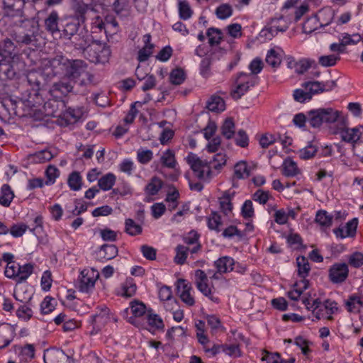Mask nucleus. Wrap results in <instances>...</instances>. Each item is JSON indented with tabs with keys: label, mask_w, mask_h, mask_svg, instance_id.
<instances>
[{
	"label": "nucleus",
	"mask_w": 363,
	"mask_h": 363,
	"mask_svg": "<svg viewBox=\"0 0 363 363\" xmlns=\"http://www.w3.org/2000/svg\"><path fill=\"white\" fill-rule=\"evenodd\" d=\"M321 121H325L326 123H333L332 133L340 134L343 141L351 143L354 152V145L360 140L363 127L349 128L347 117L344 116L342 112L334 108H325V111H320L316 116L315 123H320Z\"/></svg>",
	"instance_id": "1"
},
{
	"label": "nucleus",
	"mask_w": 363,
	"mask_h": 363,
	"mask_svg": "<svg viewBox=\"0 0 363 363\" xmlns=\"http://www.w3.org/2000/svg\"><path fill=\"white\" fill-rule=\"evenodd\" d=\"M50 65L55 74L62 72L65 77L74 82L79 80V84H88L93 82L94 76L88 71V65L83 60H69L63 55H57L51 60Z\"/></svg>",
	"instance_id": "2"
},
{
	"label": "nucleus",
	"mask_w": 363,
	"mask_h": 363,
	"mask_svg": "<svg viewBox=\"0 0 363 363\" xmlns=\"http://www.w3.org/2000/svg\"><path fill=\"white\" fill-rule=\"evenodd\" d=\"M19 49L10 38L0 40V77H16L19 70Z\"/></svg>",
	"instance_id": "3"
},
{
	"label": "nucleus",
	"mask_w": 363,
	"mask_h": 363,
	"mask_svg": "<svg viewBox=\"0 0 363 363\" xmlns=\"http://www.w3.org/2000/svg\"><path fill=\"white\" fill-rule=\"evenodd\" d=\"M27 82L31 86L27 101L31 106H42L45 102L46 91L42 89L45 77L42 70H30L27 73Z\"/></svg>",
	"instance_id": "4"
},
{
	"label": "nucleus",
	"mask_w": 363,
	"mask_h": 363,
	"mask_svg": "<svg viewBox=\"0 0 363 363\" xmlns=\"http://www.w3.org/2000/svg\"><path fill=\"white\" fill-rule=\"evenodd\" d=\"M194 284L197 289L210 298L211 301L220 303V299L219 296L215 295V287L213 284L209 285L208 275L203 269H196L194 272Z\"/></svg>",
	"instance_id": "5"
},
{
	"label": "nucleus",
	"mask_w": 363,
	"mask_h": 363,
	"mask_svg": "<svg viewBox=\"0 0 363 363\" xmlns=\"http://www.w3.org/2000/svg\"><path fill=\"white\" fill-rule=\"evenodd\" d=\"M89 60L94 63H106L108 62L111 55V50L106 45L100 40L91 41V45L88 49Z\"/></svg>",
	"instance_id": "6"
},
{
	"label": "nucleus",
	"mask_w": 363,
	"mask_h": 363,
	"mask_svg": "<svg viewBox=\"0 0 363 363\" xmlns=\"http://www.w3.org/2000/svg\"><path fill=\"white\" fill-rule=\"evenodd\" d=\"M186 160L194 174L199 179H209L211 177V166L206 160H201L196 154L190 152L186 157Z\"/></svg>",
	"instance_id": "7"
},
{
	"label": "nucleus",
	"mask_w": 363,
	"mask_h": 363,
	"mask_svg": "<svg viewBox=\"0 0 363 363\" xmlns=\"http://www.w3.org/2000/svg\"><path fill=\"white\" fill-rule=\"evenodd\" d=\"M313 315L317 318H328L333 320V313L338 311L337 302L327 299L322 303L320 299H314L313 301Z\"/></svg>",
	"instance_id": "8"
},
{
	"label": "nucleus",
	"mask_w": 363,
	"mask_h": 363,
	"mask_svg": "<svg viewBox=\"0 0 363 363\" xmlns=\"http://www.w3.org/2000/svg\"><path fill=\"white\" fill-rule=\"evenodd\" d=\"M118 29V23L114 18H106V21H103L99 15H95L91 22V32H101L104 30L106 36L109 33H116Z\"/></svg>",
	"instance_id": "9"
},
{
	"label": "nucleus",
	"mask_w": 363,
	"mask_h": 363,
	"mask_svg": "<svg viewBox=\"0 0 363 363\" xmlns=\"http://www.w3.org/2000/svg\"><path fill=\"white\" fill-rule=\"evenodd\" d=\"M289 22L284 18V16H278V18H272L267 26L261 31V34L264 38L271 40L277 35L278 32H285L288 29Z\"/></svg>",
	"instance_id": "10"
},
{
	"label": "nucleus",
	"mask_w": 363,
	"mask_h": 363,
	"mask_svg": "<svg viewBox=\"0 0 363 363\" xmlns=\"http://www.w3.org/2000/svg\"><path fill=\"white\" fill-rule=\"evenodd\" d=\"M99 277V272L89 268V269H83L81 272L78 281V289L81 291H90L94 289L96 280Z\"/></svg>",
	"instance_id": "11"
},
{
	"label": "nucleus",
	"mask_w": 363,
	"mask_h": 363,
	"mask_svg": "<svg viewBox=\"0 0 363 363\" xmlns=\"http://www.w3.org/2000/svg\"><path fill=\"white\" fill-rule=\"evenodd\" d=\"M255 81L250 74L241 73L236 79V86L231 91V96L234 99H239L245 92L248 91L250 86H255Z\"/></svg>",
	"instance_id": "12"
},
{
	"label": "nucleus",
	"mask_w": 363,
	"mask_h": 363,
	"mask_svg": "<svg viewBox=\"0 0 363 363\" xmlns=\"http://www.w3.org/2000/svg\"><path fill=\"white\" fill-rule=\"evenodd\" d=\"M26 25H28V30L27 31L20 30L13 35V38L18 44H26V45H28V44H35L37 41L36 33L38 27L30 22L26 23Z\"/></svg>",
	"instance_id": "13"
},
{
	"label": "nucleus",
	"mask_w": 363,
	"mask_h": 363,
	"mask_svg": "<svg viewBox=\"0 0 363 363\" xmlns=\"http://www.w3.org/2000/svg\"><path fill=\"white\" fill-rule=\"evenodd\" d=\"M72 9L75 15V21L79 23V29L80 24L85 23L87 13L95 11L93 4H87L83 0H73Z\"/></svg>",
	"instance_id": "14"
},
{
	"label": "nucleus",
	"mask_w": 363,
	"mask_h": 363,
	"mask_svg": "<svg viewBox=\"0 0 363 363\" xmlns=\"http://www.w3.org/2000/svg\"><path fill=\"white\" fill-rule=\"evenodd\" d=\"M177 290L184 303L187 305H194L195 298L192 295V284L186 279H179L177 281Z\"/></svg>",
	"instance_id": "15"
},
{
	"label": "nucleus",
	"mask_w": 363,
	"mask_h": 363,
	"mask_svg": "<svg viewBox=\"0 0 363 363\" xmlns=\"http://www.w3.org/2000/svg\"><path fill=\"white\" fill-rule=\"evenodd\" d=\"M320 110H325V108H318V109H312L308 112L306 116L304 113H297L293 118V121L297 126H305L306 123L308 122L313 128H319L321 126L324 121H320L319 124H315L316 116Z\"/></svg>",
	"instance_id": "16"
},
{
	"label": "nucleus",
	"mask_w": 363,
	"mask_h": 363,
	"mask_svg": "<svg viewBox=\"0 0 363 363\" xmlns=\"http://www.w3.org/2000/svg\"><path fill=\"white\" fill-rule=\"evenodd\" d=\"M349 269L346 263L333 264L328 270V277L332 282H343L347 279Z\"/></svg>",
	"instance_id": "17"
},
{
	"label": "nucleus",
	"mask_w": 363,
	"mask_h": 363,
	"mask_svg": "<svg viewBox=\"0 0 363 363\" xmlns=\"http://www.w3.org/2000/svg\"><path fill=\"white\" fill-rule=\"evenodd\" d=\"M296 263L298 274L300 277H302V279L300 281V286L303 291L304 289H307L309 285V281L307 280L306 277L308 273H310L311 266L307 257H305V256H298L296 259Z\"/></svg>",
	"instance_id": "18"
},
{
	"label": "nucleus",
	"mask_w": 363,
	"mask_h": 363,
	"mask_svg": "<svg viewBox=\"0 0 363 363\" xmlns=\"http://www.w3.org/2000/svg\"><path fill=\"white\" fill-rule=\"evenodd\" d=\"M92 37L89 35L88 31L82 30L79 33H77L73 43L75 48L83 50L85 56L89 59V48L91 45Z\"/></svg>",
	"instance_id": "19"
},
{
	"label": "nucleus",
	"mask_w": 363,
	"mask_h": 363,
	"mask_svg": "<svg viewBox=\"0 0 363 363\" xmlns=\"http://www.w3.org/2000/svg\"><path fill=\"white\" fill-rule=\"evenodd\" d=\"M336 84L335 81H326L325 82H320V81H309L304 84V87L311 94L312 98L313 94L318 92L330 91L334 89Z\"/></svg>",
	"instance_id": "20"
},
{
	"label": "nucleus",
	"mask_w": 363,
	"mask_h": 363,
	"mask_svg": "<svg viewBox=\"0 0 363 363\" xmlns=\"http://www.w3.org/2000/svg\"><path fill=\"white\" fill-rule=\"evenodd\" d=\"M3 4L6 16L22 17L24 6L23 0H3Z\"/></svg>",
	"instance_id": "21"
},
{
	"label": "nucleus",
	"mask_w": 363,
	"mask_h": 363,
	"mask_svg": "<svg viewBox=\"0 0 363 363\" xmlns=\"http://www.w3.org/2000/svg\"><path fill=\"white\" fill-rule=\"evenodd\" d=\"M357 218H352L345 226H339L333 229V233L338 238L354 237L357 233Z\"/></svg>",
	"instance_id": "22"
},
{
	"label": "nucleus",
	"mask_w": 363,
	"mask_h": 363,
	"mask_svg": "<svg viewBox=\"0 0 363 363\" xmlns=\"http://www.w3.org/2000/svg\"><path fill=\"white\" fill-rule=\"evenodd\" d=\"M133 0H103L104 5L111 6L117 14H127L131 8Z\"/></svg>",
	"instance_id": "23"
},
{
	"label": "nucleus",
	"mask_w": 363,
	"mask_h": 363,
	"mask_svg": "<svg viewBox=\"0 0 363 363\" xmlns=\"http://www.w3.org/2000/svg\"><path fill=\"white\" fill-rule=\"evenodd\" d=\"M79 30V23L76 21L75 15L73 12L72 15L67 18V21L62 30V35L64 38H72L74 43V37Z\"/></svg>",
	"instance_id": "24"
},
{
	"label": "nucleus",
	"mask_w": 363,
	"mask_h": 363,
	"mask_svg": "<svg viewBox=\"0 0 363 363\" xmlns=\"http://www.w3.org/2000/svg\"><path fill=\"white\" fill-rule=\"evenodd\" d=\"M60 13L57 10L51 11L44 20L45 28L51 33L60 32L59 27Z\"/></svg>",
	"instance_id": "25"
},
{
	"label": "nucleus",
	"mask_w": 363,
	"mask_h": 363,
	"mask_svg": "<svg viewBox=\"0 0 363 363\" xmlns=\"http://www.w3.org/2000/svg\"><path fill=\"white\" fill-rule=\"evenodd\" d=\"M235 264L234 259L230 257V256H222V257H219V259L214 262V265L220 274L233 270Z\"/></svg>",
	"instance_id": "26"
},
{
	"label": "nucleus",
	"mask_w": 363,
	"mask_h": 363,
	"mask_svg": "<svg viewBox=\"0 0 363 363\" xmlns=\"http://www.w3.org/2000/svg\"><path fill=\"white\" fill-rule=\"evenodd\" d=\"M67 358V354L60 349L48 350L43 356L45 363H65Z\"/></svg>",
	"instance_id": "27"
},
{
	"label": "nucleus",
	"mask_w": 363,
	"mask_h": 363,
	"mask_svg": "<svg viewBox=\"0 0 363 363\" xmlns=\"http://www.w3.org/2000/svg\"><path fill=\"white\" fill-rule=\"evenodd\" d=\"M73 89L74 86L72 81L66 78V79H61L58 82H55L50 91L51 94L59 91L62 95H67L68 92L72 91Z\"/></svg>",
	"instance_id": "28"
},
{
	"label": "nucleus",
	"mask_w": 363,
	"mask_h": 363,
	"mask_svg": "<svg viewBox=\"0 0 363 363\" xmlns=\"http://www.w3.org/2000/svg\"><path fill=\"white\" fill-rule=\"evenodd\" d=\"M255 166H248L247 162H244V160H241L236 163L234 167V174L238 179H245V177H248L250 176L252 169H255Z\"/></svg>",
	"instance_id": "29"
},
{
	"label": "nucleus",
	"mask_w": 363,
	"mask_h": 363,
	"mask_svg": "<svg viewBox=\"0 0 363 363\" xmlns=\"http://www.w3.org/2000/svg\"><path fill=\"white\" fill-rule=\"evenodd\" d=\"M150 39L151 35H149V34L144 35V47L138 51V60L139 62H145L152 55L154 46L152 43H150Z\"/></svg>",
	"instance_id": "30"
},
{
	"label": "nucleus",
	"mask_w": 363,
	"mask_h": 363,
	"mask_svg": "<svg viewBox=\"0 0 363 363\" xmlns=\"http://www.w3.org/2000/svg\"><path fill=\"white\" fill-rule=\"evenodd\" d=\"M159 297L162 301H166L164 306L167 309H174V305H177L176 301H172V290L167 286L160 287L159 290Z\"/></svg>",
	"instance_id": "31"
},
{
	"label": "nucleus",
	"mask_w": 363,
	"mask_h": 363,
	"mask_svg": "<svg viewBox=\"0 0 363 363\" xmlns=\"http://www.w3.org/2000/svg\"><path fill=\"white\" fill-rule=\"evenodd\" d=\"M347 309L350 312H359L363 306V295H352L345 302Z\"/></svg>",
	"instance_id": "32"
},
{
	"label": "nucleus",
	"mask_w": 363,
	"mask_h": 363,
	"mask_svg": "<svg viewBox=\"0 0 363 363\" xmlns=\"http://www.w3.org/2000/svg\"><path fill=\"white\" fill-rule=\"evenodd\" d=\"M15 194L9 184H3L1 188L0 204L9 207Z\"/></svg>",
	"instance_id": "33"
},
{
	"label": "nucleus",
	"mask_w": 363,
	"mask_h": 363,
	"mask_svg": "<svg viewBox=\"0 0 363 363\" xmlns=\"http://www.w3.org/2000/svg\"><path fill=\"white\" fill-rule=\"evenodd\" d=\"M234 194H230L225 191L220 198H219V204L220 210L225 214L229 215L233 209L232 199Z\"/></svg>",
	"instance_id": "34"
},
{
	"label": "nucleus",
	"mask_w": 363,
	"mask_h": 363,
	"mask_svg": "<svg viewBox=\"0 0 363 363\" xmlns=\"http://www.w3.org/2000/svg\"><path fill=\"white\" fill-rule=\"evenodd\" d=\"M296 162L291 157H286L283 162V174L285 176H296L300 173Z\"/></svg>",
	"instance_id": "35"
},
{
	"label": "nucleus",
	"mask_w": 363,
	"mask_h": 363,
	"mask_svg": "<svg viewBox=\"0 0 363 363\" xmlns=\"http://www.w3.org/2000/svg\"><path fill=\"white\" fill-rule=\"evenodd\" d=\"M110 311L108 307H106V306H104V307H101L99 310V313H96L94 317H93V321L94 323L97 327H101V325H104V324H106L108 320H110Z\"/></svg>",
	"instance_id": "36"
},
{
	"label": "nucleus",
	"mask_w": 363,
	"mask_h": 363,
	"mask_svg": "<svg viewBox=\"0 0 363 363\" xmlns=\"http://www.w3.org/2000/svg\"><path fill=\"white\" fill-rule=\"evenodd\" d=\"M160 162L164 167L167 168H175L177 162L175 157L174 151L173 150H166L162 156H160Z\"/></svg>",
	"instance_id": "37"
},
{
	"label": "nucleus",
	"mask_w": 363,
	"mask_h": 363,
	"mask_svg": "<svg viewBox=\"0 0 363 363\" xmlns=\"http://www.w3.org/2000/svg\"><path fill=\"white\" fill-rule=\"evenodd\" d=\"M118 252V248L114 244H104L99 252V255L104 259H111L117 255Z\"/></svg>",
	"instance_id": "38"
},
{
	"label": "nucleus",
	"mask_w": 363,
	"mask_h": 363,
	"mask_svg": "<svg viewBox=\"0 0 363 363\" xmlns=\"http://www.w3.org/2000/svg\"><path fill=\"white\" fill-rule=\"evenodd\" d=\"M116 182V177L115 174H113V172H108L107 174H105V175L101 177L98 181V184L104 191H108V189L113 188Z\"/></svg>",
	"instance_id": "39"
},
{
	"label": "nucleus",
	"mask_w": 363,
	"mask_h": 363,
	"mask_svg": "<svg viewBox=\"0 0 363 363\" xmlns=\"http://www.w3.org/2000/svg\"><path fill=\"white\" fill-rule=\"evenodd\" d=\"M163 182L158 177H152L145 187V191L147 195H157L160 189L162 188Z\"/></svg>",
	"instance_id": "40"
},
{
	"label": "nucleus",
	"mask_w": 363,
	"mask_h": 363,
	"mask_svg": "<svg viewBox=\"0 0 363 363\" xmlns=\"http://www.w3.org/2000/svg\"><path fill=\"white\" fill-rule=\"evenodd\" d=\"M206 106L211 111H223L225 110V103L220 96H212L208 101Z\"/></svg>",
	"instance_id": "41"
},
{
	"label": "nucleus",
	"mask_w": 363,
	"mask_h": 363,
	"mask_svg": "<svg viewBox=\"0 0 363 363\" xmlns=\"http://www.w3.org/2000/svg\"><path fill=\"white\" fill-rule=\"evenodd\" d=\"M54 156L53 152L46 148L41 151H37V152H34V154H30L29 158L32 161H34V162H45V161H49V160H51Z\"/></svg>",
	"instance_id": "42"
},
{
	"label": "nucleus",
	"mask_w": 363,
	"mask_h": 363,
	"mask_svg": "<svg viewBox=\"0 0 363 363\" xmlns=\"http://www.w3.org/2000/svg\"><path fill=\"white\" fill-rule=\"evenodd\" d=\"M235 132V125L233 118L228 117L221 126V133L226 138H232Z\"/></svg>",
	"instance_id": "43"
},
{
	"label": "nucleus",
	"mask_w": 363,
	"mask_h": 363,
	"mask_svg": "<svg viewBox=\"0 0 363 363\" xmlns=\"http://www.w3.org/2000/svg\"><path fill=\"white\" fill-rule=\"evenodd\" d=\"M67 184L74 191H79L82 186V178L78 171H73L69 174Z\"/></svg>",
	"instance_id": "44"
},
{
	"label": "nucleus",
	"mask_w": 363,
	"mask_h": 363,
	"mask_svg": "<svg viewBox=\"0 0 363 363\" xmlns=\"http://www.w3.org/2000/svg\"><path fill=\"white\" fill-rule=\"evenodd\" d=\"M333 217L327 210H318L315 214V220L321 225H331Z\"/></svg>",
	"instance_id": "45"
},
{
	"label": "nucleus",
	"mask_w": 363,
	"mask_h": 363,
	"mask_svg": "<svg viewBox=\"0 0 363 363\" xmlns=\"http://www.w3.org/2000/svg\"><path fill=\"white\" fill-rule=\"evenodd\" d=\"M207 224L211 230L220 231V226L223 225L220 214L218 211H212L207 218Z\"/></svg>",
	"instance_id": "46"
},
{
	"label": "nucleus",
	"mask_w": 363,
	"mask_h": 363,
	"mask_svg": "<svg viewBox=\"0 0 363 363\" xmlns=\"http://www.w3.org/2000/svg\"><path fill=\"white\" fill-rule=\"evenodd\" d=\"M206 35L208 38V43L211 45L219 44L221 38H223L221 30H219V28H215V27H210V28H208Z\"/></svg>",
	"instance_id": "47"
},
{
	"label": "nucleus",
	"mask_w": 363,
	"mask_h": 363,
	"mask_svg": "<svg viewBox=\"0 0 363 363\" xmlns=\"http://www.w3.org/2000/svg\"><path fill=\"white\" fill-rule=\"evenodd\" d=\"M143 230L141 225L136 224L132 218H127L125 221V231L130 235H138Z\"/></svg>",
	"instance_id": "48"
},
{
	"label": "nucleus",
	"mask_w": 363,
	"mask_h": 363,
	"mask_svg": "<svg viewBox=\"0 0 363 363\" xmlns=\"http://www.w3.org/2000/svg\"><path fill=\"white\" fill-rule=\"evenodd\" d=\"M335 15V12L332 9H324L319 11L318 13V23L320 25H328L331 23Z\"/></svg>",
	"instance_id": "49"
},
{
	"label": "nucleus",
	"mask_w": 363,
	"mask_h": 363,
	"mask_svg": "<svg viewBox=\"0 0 363 363\" xmlns=\"http://www.w3.org/2000/svg\"><path fill=\"white\" fill-rule=\"evenodd\" d=\"M34 265L31 263L23 264L21 265L18 264V282L27 279L33 272Z\"/></svg>",
	"instance_id": "50"
},
{
	"label": "nucleus",
	"mask_w": 363,
	"mask_h": 363,
	"mask_svg": "<svg viewBox=\"0 0 363 363\" xmlns=\"http://www.w3.org/2000/svg\"><path fill=\"white\" fill-rule=\"evenodd\" d=\"M186 79V73L181 67L173 69L169 75V80L173 84H181Z\"/></svg>",
	"instance_id": "51"
},
{
	"label": "nucleus",
	"mask_w": 363,
	"mask_h": 363,
	"mask_svg": "<svg viewBox=\"0 0 363 363\" xmlns=\"http://www.w3.org/2000/svg\"><path fill=\"white\" fill-rule=\"evenodd\" d=\"M266 62L268 63V65H272V67H274V68H276V67H279V65H281V57L277 51L274 49L269 50L267 57H266Z\"/></svg>",
	"instance_id": "52"
},
{
	"label": "nucleus",
	"mask_w": 363,
	"mask_h": 363,
	"mask_svg": "<svg viewBox=\"0 0 363 363\" xmlns=\"http://www.w3.org/2000/svg\"><path fill=\"white\" fill-rule=\"evenodd\" d=\"M318 26V15L308 18L303 24V30L305 33H312Z\"/></svg>",
	"instance_id": "53"
},
{
	"label": "nucleus",
	"mask_w": 363,
	"mask_h": 363,
	"mask_svg": "<svg viewBox=\"0 0 363 363\" xmlns=\"http://www.w3.org/2000/svg\"><path fill=\"white\" fill-rule=\"evenodd\" d=\"M18 269L19 264L14 261V259H11V264L9 267H6L4 270V274L9 279H14L18 281Z\"/></svg>",
	"instance_id": "54"
},
{
	"label": "nucleus",
	"mask_w": 363,
	"mask_h": 363,
	"mask_svg": "<svg viewBox=\"0 0 363 363\" xmlns=\"http://www.w3.org/2000/svg\"><path fill=\"white\" fill-rule=\"evenodd\" d=\"M179 12L181 18L187 20L192 16V10L189 6V3L186 0H180L179 1Z\"/></svg>",
	"instance_id": "55"
},
{
	"label": "nucleus",
	"mask_w": 363,
	"mask_h": 363,
	"mask_svg": "<svg viewBox=\"0 0 363 363\" xmlns=\"http://www.w3.org/2000/svg\"><path fill=\"white\" fill-rule=\"evenodd\" d=\"M60 174V170L56 167V166H52L50 164L45 170V176L47 177L46 181L45 182L47 185H50V184H53L56 182L57 177H58Z\"/></svg>",
	"instance_id": "56"
},
{
	"label": "nucleus",
	"mask_w": 363,
	"mask_h": 363,
	"mask_svg": "<svg viewBox=\"0 0 363 363\" xmlns=\"http://www.w3.org/2000/svg\"><path fill=\"white\" fill-rule=\"evenodd\" d=\"M343 39V52H345L347 46L350 45V44H357L359 43L361 40H362V35L360 34H347V33H345L342 34Z\"/></svg>",
	"instance_id": "57"
},
{
	"label": "nucleus",
	"mask_w": 363,
	"mask_h": 363,
	"mask_svg": "<svg viewBox=\"0 0 363 363\" xmlns=\"http://www.w3.org/2000/svg\"><path fill=\"white\" fill-rule=\"evenodd\" d=\"M122 290L123 296H126L127 297H130V296L135 294L137 286L133 279H127V280L125 281L122 285Z\"/></svg>",
	"instance_id": "58"
},
{
	"label": "nucleus",
	"mask_w": 363,
	"mask_h": 363,
	"mask_svg": "<svg viewBox=\"0 0 363 363\" xmlns=\"http://www.w3.org/2000/svg\"><path fill=\"white\" fill-rule=\"evenodd\" d=\"M189 248L185 245H177L176 248L177 253L174 257V262L177 264H184L187 258V254Z\"/></svg>",
	"instance_id": "59"
},
{
	"label": "nucleus",
	"mask_w": 363,
	"mask_h": 363,
	"mask_svg": "<svg viewBox=\"0 0 363 363\" xmlns=\"http://www.w3.org/2000/svg\"><path fill=\"white\" fill-rule=\"evenodd\" d=\"M130 309L134 316H143L146 313L145 304L138 302V301H133L130 303Z\"/></svg>",
	"instance_id": "60"
},
{
	"label": "nucleus",
	"mask_w": 363,
	"mask_h": 363,
	"mask_svg": "<svg viewBox=\"0 0 363 363\" xmlns=\"http://www.w3.org/2000/svg\"><path fill=\"white\" fill-rule=\"evenodd\" d=\"M33 314L32 308L29 306H26V304H21L16 310L17 316L23 318V320H29L33 316Z\"/></svg>",
	"instance_id": "61"
},
{
	"label": "nucleus",
	"mask_w": 363,
	"mask_h": 363,
	"mask_svg": "<svg viewBox=\"0 0 363 363\" xmlns=\"http://www.w3.org/2000/svg\"><path fill=\"white\" fill-rule=\"evenodd\" d=\"M153 157V153L152 150H143V148H140L137 152V158L139 162L141 164H147L151 161Z\"/></svg>",
	"instance_id": "62"
},
{
	"label": "nucleus",
	"mask_w": 363,
	"mask_h": 363,
	"mask_svg": "<svg viewBox=\"0 0 363 363\" xmlns=\"http://www.w3.org/2000/svg\"><path fill=\"white\" fill-rule=\"evenodd\" d=\"M56 301L52 296H45L40 304V308L43 313H50L55 308Z\"/></svg>",
	"instance_id": "63"
},
{
	"label": "nucleus",
	"mask_w": 363,
	"mask_h": 363,
	"mask_svg": "<svg viewBox=\"0 0 363 363\" xmlns=\"http://www.w3.org/2000/svg\"><path fill=\"white\" fill-rule=\"evenodd\" d=\"M262 360H266L267 363H282V357L279 353H270L267 350L262 352Z\"/></svg>",
	"instance_id": "64"
}]
</instances>
